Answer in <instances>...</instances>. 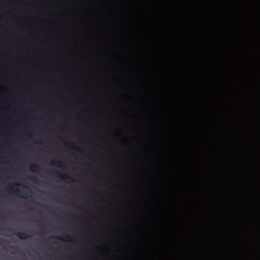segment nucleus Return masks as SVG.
I'll return each instance as SVG.
<instances>
[{"instance_id": "nucleus-1", "label": "nucleus", "mask_w": 260, "mask_h": 260, "mask_svg": "<svg viewBox=\"0 0 260 260\" xmlns=\"http://www.w3.org/2000/svg\"><path fill=\"white\" fill-rule=\"evenodd\" d=\"M13 186H21V187H23L24 189H25V192L26 194H31L32 193L30 188L27 186H25L22 184H19L17 183H14Z\"/></svg>"}, {"instance_id": "nucleus-2", "label": "nucleus", "mask_w": 260, "mask_h": 260, "mask_svg": "<svg viewBox=\"0 0 260 260\" xmlns=\"http://www.w3.org/2000/svg\"><path fill=\"white\" fill-rule=\"evenodd\" d=\"M16 235L18 238L21 240H24L30 237L29 235L24 233H17Z\"/></svg>"}, {"instance_id": "nucleus-3", "label": "nucleus", "mask_w": 260, "mask_h": 260, "mask_svg": "<svg viewBox=\"0 0 260 260\" xmlns=\"http://www.w3.org/2000/svg\"><path fill=\"white\" fill-rule=\"evenodd\" d=\"M29 170L32 172H38L40 167L35 164H30L29 166Z\"/></svg>"}, {"instance_id": "nucleus-4", "label": "nucleus", "mask_w": 260, "mask_h": 260, "mask_svg": "<svg viewBox=\"0 0 260 260\" xmlns=\"http://www.w3.org/2000/svg\"><path fill=\"white\" fill-rule=\"evenodd\" d=\"M60 177L62 179H63V180H69L72 182L75 181V180L73 178L69 177L66 174H64L63 176H60Z\"/></svg>"}, {"instance_id": "nucleus-5", "label": "nucleus", "mask_w": 260, "mask_h": 260, "mask_svg": "<svg viewBox=\"0 0 260 260\" xmlns=\"http://www.w3.org/2000/svg\"><path fill=\"white\" fill-rule=\"evenodd\" d=\"M63 162L61 161H60L59 160H55L54 162H53L52 164L54 165L57 166L58 167H61L62 165H63Z\"/></svg>"}, {"instance_id": "nucleus-6", "label": "nucleus", "mask_w": 260, "mask_h": 260, "mask_svg": "<svg viewBox=\"0 0 260 260\" xmlns=\"http://www.w3.org/2000/svg\"><path fill=\"white\" fill-rule=\"evenodd\" d=\"M62 237L65 239H69V237L67 235H63Z\"/></svg>"}, {"instance_id": "nucleus-7", "label": "nucleus", "mask_w": 260, "mask_h": 260, "mask_svg": "<svg viewBox=\"0 0 260 260\" xmlns=\"http://www.w3.org/2000/svg\"><path fill=\"white\" fill-rule=\"evenodd\" d=\"M29 179H31V180H36V179L35 178L29 177Z\"/></svg>"}, {"instance_id": "nucleus-8", "label": "nucleus", "mask_w": 260, "mask_h": 260, "mask_svg": "<svg viewBox=\"0 0 260 260\" xmlns=\"http://www.w3.org/2000/svg\"><path fill=\"white\" fill-rule=\"evenodd\" d=\"M15 191H16L17 193H18V192H19V191H18V190H15Z\"/></svg>"}]
</instances>
